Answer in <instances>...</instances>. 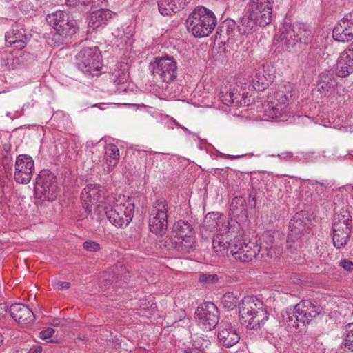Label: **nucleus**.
<instances>
[{"instance_id":"6ab92c4d","label":"nucleus","mask_w":353,"mask_h":353,"mask_svg":"<svg viewBox=\"0 0 353 353\" xmlns=\"http://www.w3.org/2000/svg\"><path fill=\"white\" fill-rule=\"evenodd\" d=\"M216 338L219 346L230 348L239 342L240 334L232 323L221 321L218 325Z\"/></svg>"},{"instance_id":"680f3d73","label":"nucleus","mask_w":353,"mask_h":353,"mask_svg":"<svg viewBox=\"0 0 353 353\" xmlns=\"http://www.w3.org/2000/svg\"><path fill=\"white\" fill-rule=\"evenodd\" d=\"M176 126H177L178 128H181V126H182V125H180L179 123H176Z\"/></svg>"},{"instance_id":"e2e57ef3","label":"nucleus","mask_w":353,"mask_h":353,"mask_svg":"<svg viewBox=\"0 0 353 353\" xmlns=\"http://www.w3.org/2000/svg\"><path fill=\"white\" fill-rule=\"evenodd\" d=\"M54 325H58V323H57V321H55V323H54L53 324Z\"/></svg>"},{"instance_id":"37998d69","label":"nucleus","mask_w":353,"mask_h":353,"mask_svg":"<svg viewBox=\"0 0 353 353\" xmlns=\"http://www.w3.org/2000/svg\"><path fill=\"white\" fill-rule=\"evenodd\" d=\"M52 285L54 290H62L68 289L70 287V283L66 281H61L57 280H53L52 281Z\"/></svg>"},{"instance_id":"423d86ee","label":"nucleus","mask_w":353,"mask_h":353,"mask_svg":"<svg viewBox=\"0 0 353 353\" xmlns=\"http://www.w3.org/2000/svg\"><path fill=\"white\" fill-rule=\"evenodd\" d=\"M311 38L312 32L307 26L296 22L283 24L275 39L281 43L283 48L290 51L298 43H309Z\"/></svg>"},{"instance_id":"c756f323","label":"nucleus","mask_w":353,"mask_h":353,"mask_svg":"<svg viewBox=\"0 0 353 353\" xmlns=\"http://www.w3.org/2000/svg\"><path fill=\"white\" fill-rule=\"evenodd\" d=\"M336 75L339 77H347L353 73V61L341 54L336 64Z\"/></svg>"},{"instance_id":"e433bc0d","label":"nucleus","mask_w":353,"mask_h":353,"mask_svg":"<svg viewBox=\"0 0 353 353\" xmlns=\"http://www.w3.org/2000/svg\"><path fill=\"white\" fill-rule=\"evenodd\" d=\"M203 339L201 337H196L193 339L191 346L186 347L183 353H203Z\"/></svg>"},{"instance_id":"4be33fe9","label":"nucleus","mask_w":353,"mask_h":353,"mask_svg":"<svg viewBox=\"0 0 353 353\" xmlns=\"http://www.w3.org/2000/svg\"><path fill=\"white\" fill-rule=\"evenodd\" d=\"M334 40L346 42L353 39V10L338 21L332 32Z\"/></svg>"},{"instance_id":"c85d7f7f","label":"nucleus","mask_w":353,"mask_h":353,"mask_svg":"<svg viewBox=\"0 0 353 353\" xmlns=\"http://www.w3.org/2000/svg\"><path fill=\"white\" fill-rule=\"evenodd\" d=\"M190 0H159L158 7L162 15L168 16L183 9Z\"/></svg>"},{"instance_id":"09e8293b","label":"nucleus","mask_w":353,"mask_h":353,"mask_svg":"<svg viewBox=\"0 0 353 353\" xmlns=\"http://www.w3.org/2000/svg\"><path fill=\"white\" fill-rule=\"evenodd\" d=\"M183 87L179 85L176 87V89L173 91V97H180L181 92H182Z\"/></svg>"},{"instance_id":"ea45409f","label":"nucleus","mask_w":353,"mask_h":353,"mask_svg":"<svg viewBox=\"0 0 353 353\" xmlns=\"http://www.w3.org/2000/svg\"><path fill=\"white\" fill-rule=\"evenodd\" d=\"M231 92H234V88H231V85H230L229 88H228L226 85L224 87H222L220 90V92L219 93V97L220 100L222 101V103L227 105H231V103H226L225 99H228L229 97H232Z\"/></svg>"},{"instance_id":"3c124183","label":"nucleus","mask_w":353,"mask_h":353,"mask_svg":"<svg viewBox=\"0 0 353 353\" xmlns=\"http://www.w3.org/2000/svg\"><path fill=\"white\" fill-rule=\"evenodd\" d=\"M324 189L325 188H323V187H319V188H316V192L317 194H319L320 195L321 194H323V196L324 197L323 200H325V195L324 194Z\"/></svg>"},{"instance_id":"c03bdc74","label":"nucleus","mask_w":353,"mask_h":353,"mask_svg":"<svg viewBox=\"0 0 353 353\" xmlns=\"http://www.w3.org/2000/svg\"><path fill=\"white\" fill-rule=\"evenodd\" d=\"M339 266L347 272L353 271V262L347 259H342L339 262Z\"/></svg>"},{"instance_id":"8fccbe9b","label":"nucleus","mask_w":353,"mask_h":353,"mask_svg":"<svg viewBox=\"0 0 353 353\" xmlns=\"http://www.w3.org/2000/svg\"><path fill=\"white\" fill-rule=\"evenodd\" d=\"M181 129L183 130V131L188 134H191L192 135L193 137H195L196 139H199V136L198 134L195 133V132H192L191 131H190L187 128H185V126H181Z\"/></svg>"},{"instance_id":"2eb2a0df","label":"nucleus","mask_w":353,"mask_h":353,"mask_svg":"<svg viewBox=\"0 0 353 353\" xmlns=\"http://www.w3.org/2000/svg\"><path fill=\"white\" fill-rule=\"evenodd\" d=\"M274 70L269 64H263L255 71L254 75L248 79V90H265L273 81Z\"/></svg>"},{"instance_id":"b1692460","label":"nucleus","mask_w":353,"mask_h":353,"mask_svg":"<svg viewBox=\"0 0 353 353\" xmlns=\"http://www.w3.org/2000/svg\"><path fill=\"white\" fill-rule=\"evenodd\" d=\"M234 236L233 232L228 225H223L219 232L214 237L212 240V247L214 252L218 255H223L230 252L229 246L233 241L232 237Z\"/></svg>"},{"instance_id":"c9c22d12","label":"nucleus","mask_w":353,"mask_h":353,"mask_svg":"<svg viewBox=\"0 0 353 353\" xmlns=\"http://www.w3.org/2000/svg\"><path fill=\"white\" fill-rule=\"evenodd\" d=\"M269 323L271 324L272 326L270 328H265V330H267V332L265 333V338L270 343H273L275 341V337L274 335L278 331L280 327L279 323L276 319L273 318L270 319Z\"/></svg>"},{"instance_id":"ddd939ff","label":"nucleus","mask_w":353,"mask_h":353,"mask_svg":"<svg viewBox=\"0 0 353 353\" xmlns=\"http://www.w3.org/2000/svg\"><path fill=\"white\" fill-rule=\"evenodd\" d=\"M34 192L37 199L41 201H54L59 192L56 176L51 172H41L37 178Z\"/></svg>"},{"instance_id":"58836bf2","label":"nucleus","mask_w":353,"mask_h":353,"mask_svg":"<svg viewBox=\"0 0 353 353\" xmlns=\"http://www.w3.org/2000/svg\"><path fill=\"white\" fill-rule=\"evenodd\" d=\"M219 277L214 274H202L199 276V281L204 285H210L217 283Z\"/></svg>"},{"instance_id":"aec40b11","label":"nucleus","mask_w":353,"mask_h":353,"mask_svg":"<svg viewBox=\"0 0 353 353\" xmlns=\"http://www.w3.org/2000/svg\"><path fill=\"white\" fill-rule=\"evenodd\" d=\"M245 10L261 20V23H270L272 19V6L274 0H242Z\"/></svg>"},{"instance_id":"9d476101","label":"nucleus","mask_w":353,"mask_h":353,"mask_svg":"<svg viewBox=\"0 0 353 353\" xmlns=\"http://www.w3.org/2000/svg\"><path fill=\"white\" fill-rule=\"evenodd\" d=\"M321 309L309 300H303L293 307L288 309L285 319L294 323L293 326L298 327V323H309L320 314Z\"/></svg>"},{"instance_id":"13d9d810","label":"nucleus","mask_w":353,"mask_h":353,"mask_svg":"<svg viewBox=\"0 0 353 353\" xmlns=\"http://www.w3.org/2000/svg\"><path fill=\"white\" fill-rule=\"evenodd\" d=\"M11 0H0L1 2L2 3H8L10 2Z\"/></svg>"},{"instance_id":"5701e85b","label":"nucleus","mask_w":353,"mask_h":353,"mask_svg":"<svg viewBox=\"0 0 353 353\" xmlns=\"http://www.w3.org/2000/svg\"><path fill=\"white\" fill-rule=\"evenodd\" d=\"M290 232L287 238V245L296 250L301 247V232L305 230V223L301 220V214H296L290 221Z\"/></svg>"},{"instance_id":"f3484780","label":"nucleus","mask_w":353,"mask_h":353,"mask_svg":"<svg viewBox=\"0 0 353 353\" xmlns=\"http://www.w3.org/2000/svg\"><path fill=\"white\" fill-rule=\"evenodd\" d=\"M31 38V34L21 22L14 23L5 35L6 45L16 50L23 49Z\"/></svg>"},{"instance_id":"4c0bfd02","label":"nucleus","mask_w":353,"mask_h":353,"mask_svg":"<svg viewBox=\"0 0 353 353\" xmlns=\"http://www.w3.org/2000/svg\"><path fill=\"white\" fill-rule=\"evenodd\" d=\"M345 332L346 334L344 340L345 347L353 351V323L346 326Z\"/></svg>"},{"instance_id":"dca6fc26","label":"nucleus","mask_w":353,"mask_h":353,"mask_svg":"<svg viewBox=\"0 0 353 353\" xmlns=\"http://www.w3.org/2000/svg\"><path fill=\"white\" fill-rule=\"evenodd\" d=\"M195 315L204 330L211 331L218 325L220 315L217 307L212 302H206L197 307Z\"/></svg>"},{"instance_id":"6e6552de","label":"nucleus","mask_w":353,"mask_h":353,"mask_svg":"<svg viewBox=\"0 0 353 353\" xmlns=\"http://www.w3.org/2000/svg\"><path fill=\"white\" fill-rule=\"evenodd\" d=\"M46 20L55 30L53 39L58 43H63L65 39L71 37L77 32V22L70 18L65 11L58 10L48 14Z\"/></svg>"},{"instance_id":"6e6d98bb","label":"nucleus","mask_w":353,"mask_h":353,"mask_svg":"<svg viewBox=\"0 0 353 353\" xmlns=\"http://www.w3.org/2000/svg\"><path fill=\"white\" fill-rule=\"evenodd\" d=\"M301 119H302V121H303V122H305V120H308V119H310V117H306V116H303V117H301Z\"/></svg>"},{"instance_id":"f8f14e48","label":"nucleus","mask_w":353,"mask_h":353,"mask_svg":"<svg viewBox=\"0 0 353 353\" xmlns=\"http://www.w3.org/2000/svg\"><path fill=\"white\" fill-rule=\"evenodd\" d=\"M352 225V216L346 212L334 216L332 230V242L336 249L344 248L350 241Z\"/></svg>"},{"instance_id":"69168bd1","label":"nucleus","mask_w":353,"mask_h":353,"mask_svg":"<svg viewBox=\"0 0 353 353\" xmlns=\"http://www.w3.org/2000/svg\"><path fill=\"white\" fill-rule=\"evenodd\" d=\"M245 85H247V83H245ZM244 90H246V85H245Z\"/></svg>"},{"instance_id":"72a5a7b5","label":"nucleus","mask_w":353,"mask_h":353,"mask_svg":"<svg viewBox=\"0 0 353 353\" xmlns=\"http://www.w3.org/2000/svg\"><path fill=\"white\" fill-rule=\"evenodd\" d=\"M232 97L225 99L226 103H231V105L236 107L247 106L250 103V99L248 98V93L240 94L237 89L234 88V92H231Z\"/></svg>"},{"instance_id":"603ef678","label":"nucleus","mask_w":353,"mask_h":353,"mask_svg":"<svg viewBox=\"0 0 353 353\" xmlns=\"http://www.w3.org/2000/svg\"><path fill=\"white\" fill-rule=\"evenodd\" d=\"M203 99L201 100V102L208 103V99H210V96L207 95L205 92H203Z\"/></svg>"},{"instance_id":"5fc2aeb1","label":"nucleus","mask_w":353,"mask_h":353,"mask_svg":"<svg viewBox=\"0 0 353 353\" xmlns=\"http://www.w3.org/2000/svg\"><path fill=\"white\" fill-rule=\"evenodd\" d=\"M42 349L41 347L37 348L34 350L33 353H41Z\"/></svg>"},{"instance_id":"7ed1b4c3","label":"nucleus","mask_w":353,"mask_h":353,"mask_svg":"<svg viewBox=\"0 0 353 353\" xmlns=\"http://www.w3.org/2000/svg\"><path fill=\"white\" fill-rule=\"evenodd\" d=\"M108 205L105 214L110 222L117 227L127 226L134 213V203L132 198L123 194H116L105 199Z\"/></svg>"},{"instance_id":"cd10ccee","label":"nucleus","mask_w":353,"mask_h":353,"mask_svg":"<svg viewBox=\"0 0 353 353\" xmlns=\"http://www.w3.org/2000/svg\"><path fill=\"white\" fill-rule=\"evenodd\" d=\"M103 194V190L97 184H89L84 188L81 194V199L85 205V210L89 209L90 203L99 201Z\"/></svg>"},{"instance_id":"1a4fd4ad","label":"nucleus","mask_w":353,"mask_h":353,"mask_svg":"<svg viewBox=\"0 0 353 353\" xmlns=\"http://www.w3.org/2000/svg\"><path fill=\"white\" fill-rule=\"evenodd\" d=\"M152 76L166 84L174 83L179 74L178 63L168 54L155 57L150 63Z\"/></svg>"},{"instance_id":"39448f33","label":"nucleus","mask_w":353,"mask_h":353,"mask_svg":"<svg viewBox=\"0 0 353 353\" xmlns=\"http://www.w3.org/2000/svg\"><path fill=\"white\" fill-rule=\"evenodd\" d=\"M216 25L214 12L203 6L195 8L186 19L188 30L196 37L208 36Z\"/></svg>"},{"instance_id":"a211bd4d","label":"nucleus","mask_w":353,"mask_h":353,"mask_svg":"<svg viewBox=\"0 0 353 353\" xmlns=\"http://www.w3.org/2000/svg\"><path fill=\"white\" fill-rule=\"evenodd\" d=\"M34 170V162L32 158L27 154L19 155L15 161L14 179L21 184H28Z\"/></svg>"},{"instance_id":"f03ea898","label":"nucleus","mask_w":353,"mask_h":353,"mask_svg":"<svg viewBox=\"0 0 353 353\" xmlns=\"http://www.w3.org/2000/svg\"><path fill=\"white\" fill-rule=\"evenodd\" d=\"M241 324L250 330H259L269 321L263 303L253 296H245L239 304Z\"/></svg>"},{"instance_id":"49530a36","label":"nucleus","mask_w":353,"mask_h":353,"mask_svg":"<svg viewBox=\"0 0 353 353\" xmlns=\"http://www.w3.org/2000/svg\"><path fill=\"white\" fill-rule=\"evenodd\" d=\"M245 154H238V155H231V154H227L222 152L219 153V156L221 158H224L229 160H236L241 159V157H244Z\"/></svg>"},{"instance_id":"4d7b16f0","label":"nucleus","mask_w":353,"mask_h":353,"mask_svg":"<svg viewBox=\"0 0 353 353\" xmlns=\"http://www.w3.org/2000/svg\"><path fill=\"white\" fill-rule=\"evenodd\" d=\"M24 3H26V1H22L20 3V8L22 9Z\"/></svg>"},{"instance_id":"7c9ffc66","label":"nucleus","mask_w":353,"mask_h":353,"mask_svg":"<svg viewBox=\"0 0 353 353\" xmlns=\"http://www.w3.org/2000/svg\"><path fill=\"white\" fill-rule=\"evenodd\" d=\"M105 159L110 172L117 165L120 159V153L118 147L114 144H108L105 148Z\"/></svg>"},{"instance_id":"864d4df0","label":"nucleus","mask_w":353,"mask_h":353,"mask_svg":"<svg viewBox=\"0 0 353 353\" xmlns=\"http://www.w3.org/2000/svg\"><path fill=\"white\" fill-rule=\"evenodd\" d=\"M200 91H201V86L198 85L196 90L194 91V97L196 96V94H199Z\"/></svg>"},{"instance_id":"2f4dec72","label":"nucleus","mask_w":353,"mask_h":353,"mask_svg":"<svg viewBox=\"0 0 353 353\" xmlns=\"http://www.w3.org/2000/svg\"><path fill=\"white\" fill-rule=\"evenodd\" d=\"M105 0H66V4L80 10H89L103 6Z\"/></svg>"},{"instance_id":"473e14b6","label":"nucleus","mask_w":353,"mask_h":353,"mask_svg":"<svg viewBox=\"0 0 353 353\" xmlns=\"http://www.w3.org/2000/svg\"><path fill=\"white\" fill-rule=\"evenodd\" d=\"M236 28H237L236 21L231 19H227L219 26L216 34L219 35L220 38L227 37V39L229 40L234 37Z\"/></svg>"},{"instance_id":"de8ad7c7","label":"nucleus","mask_w":353,"mask_h":353,"mask_svg":"<svg viewBox=\"0 0 353 353\" xmlns=\"http://www.w3.org/2000/svg\"><path fill=\"white\" fill-rule=\"evenodd\" d=\"M245 201L243 198L235 197L232 200V205H233L234 203H236V204H239L243 206L245 204Z\"/></svg>"},{"instance_id":"393cba45","label":"nucleus","mask_w":353,"mask_h":353,"mask_svg":"<svg viewBox=\"0 0 353 353\" xmlns=\"http://www.w3.org/2000/svg\"><path fill=\"white\" fill-rule=\"evenodd\" d=\"M261 20L255 15L245 10V14L241 17L237 24L238 32L243 35L253 34L257 30V26H265L269 23H261Z\"/></svg>"},{"instance_id":"bb28decb","label":"nucleus","mask_w":353,"mask_h":353,"mask_svg":"<svg viewBox=\"0 0 353 353\" xmlns=\"http://www.w3.org/2000/svg\"><path fill=\"white\" fill-rule=\"evenodd\" d=\"M338 87L337 78L333 72L324 70L319 77L318 89L324 95L332 94Z\"/></svg>"},{"instance_id":"4468645a","label":"nucleus","mask_w":353,"mask_h":353,"mask_svg":"<svg viewBox=\"0 0 353 353\" xmlns=\"http://www.w3.org/2000/svg\"><path fill=\"white\" fill-rule=\"evenodd\" d=\"M234 237L229 248L230 254L236 260L243 263L249 262L259 253L261 246L258 240L247 242L245 239Z\"/></svg>"},{"instance_id":"f257e3e1","label":"nucleus","mask_w":353,"mask_h":353,"mask_svg":"<svg viewBox=\"0 0 353 353\" xmlns=\"http://www.w3.org/2000/svg\"><path fill=\"white\" fill-rule=\"evenodd\" d=\"M296 97V91L293 85L288 83L270 92L267 101L259 110L263 114L259 117L263 119H272L285 121L290 117V103Z\"/></svg>"},{"instance_id":"79ce46f5","label":"nucleus","mask_w":353,"mask_h":353,"mask_svg":"<svg viewBox=\"0 0 353 353\" xmlns=\"http://www.w3.org/2000/svg\"><path fill=\"white\" fill-rule=\"evenodd\" d=\"M83 247L88 252H98L101 247L100 245L94 241H86L83 243Z\"/></svg>"},{"instance_id":"052dcab7","label":"nucleus","mask_w":353,"mask_h":353,"mask_svg":"<svg viewBox=\"0 0 353 353\" xmlns=\"http://www.w3.org/2000/svg\"><path fill=\"white\" fill-rule=\"evenodd\" d=\"M3 341V336L2 335L0 334V342L1 343Z\"/></svg>"},{"instance_id":"9b49d317","label":"nucleus","mask_w":353,"mask_h":353,"mask_svg":"<svg viewBox=\"0 0 353 353\" xmlns=\"http://www.w3.org/2000/svg\"><path fill=\"white\" fill-rule=\"evenodd\" d=\"M168 203L161 198L155 201L150 210L149 228L152 233L163 236L168 230Z\"/></svg>"},{"instance_id":"bf43d9fd","label":"nucleus","mask_w":353,"mask_h":353,"mask_svg":"<svg viewBox=\"0 0 353 353\" xmlns=\"http://www.w3.org/2000/svg\"><path fill=\"white\" fill-rule=\"evenodd\" d=\"M319 183V185H320V187L325 188L323 183L320 182V183Z\"/></svg>"},{"instance_id":"a19ab883","label":"nucleus","mask_w":353,"mask_h":353,"mask_svg":"<svg viewBox=\"0 0 353 353\" xmlns=\"http://www.w3.org/2000/svg\"><path fill=\"white\" fill-rule=\"evenodd\" d=\"M54 332L55 331L53 328L48 327L46 330L40 332L39 337L48 343H52L53 342V340L51 338L54 334Z\"/></svg>"},{"instance_id":"f704fd0d","label":"nucleus","mask_w":353,"mask_h":353,"mask_svg":"<svg viewBox=\"0 0 353 353\" xmlns=\"http://www.w3.org/2000/svg\"><path fill=\"white\" fill-rule=\"evenodd\" d=\"M239 303L237 295L231 292H226L221 297V303L228 310H232L236 305H239Z\"/></svg>"},{"instance_id":"0eeeda50","label":"nucleus","mask_w":353,"mask_h":353,"mask_svg":"<svg viewBox=\"0 0 353 353\" xmlns=\"http://www.w3.org/2000/svg\"><path fill=\"white\" fill-rule=\"evenodd\" d=\"M76 68L88 77H99L103 67L101 54L98 47H85L75 56Z\"/></svg>"},{"instance_id":"412c9836","label":"nucleus","mask_w":353,"mask_h":353,"mask_svg":"<svg viewBox=\"0 0 353 353\" xmlns=\"http://www.w3.org/2000/svg\"><path fill=\"white\" fill-rule=\"evenodd\" d=\"M1 311H8L11 317L19 324L27 325L33 322L35 316L26 305L21 303H14L10 306L5 303L0 304V314Z\"/></svg>"},{"instance_id":"0e129e2a","label":"nucleus","mask_w":353,"mask_h":353,"mask_svg":"<svg viewBox=\"0 0 353 353\" xmlns=\"http://www.w3.org/2000/svg\"><path fill=\"white\" fill-rule=\"evenodd\" d=\"M54 325H58V323H57V321H55V323H54L53 324Z\"/></svg>"},{"instance_id":"20e7f679","label":"nucleus","mask_w":353,"mask_h":353,"mask_svg":"<svg viewBox=\"0 0 353 353\" xmlns=\"http://www.w3.org/2000/svg\"><path fill=\"white\" fill-rule=\"evenodd\" d=\"M165 245L167 250L175 251L179 254L193 251L196 246V235L192 225L184 220L176 221L169 241H166Z\"/></svg>"},{"instance_id":"a878e982","label":"nucleus","mask_w":353,"mask_h":353,"mask_svg":"<svg viewBox=\"0 0 353 353\" xmlns=\"http://www.w3.org/2000/svg\"><path fill=\"white\" fill-rule=\"evenodd\" d=\"M113 14L112 11L105 8H100L92 12L89 18L88 32L103 28L111 20Z\"/></svg>"},{"instance_id":"a18cd8bd","label":"nucleus","mask_w":353,"mask_h":353,"mask_svg":"<svg viewBox=\"0 0 353 353\" xmlns=\"http://www.w3.org/2000/svg\"><path fill=\"white\" fill-rule=\"evenodd\" d=\"M341 54H344L345 57L349 58V59L353 61V42L350 44L347 48Z\"/></svg>"}]
</instances>
